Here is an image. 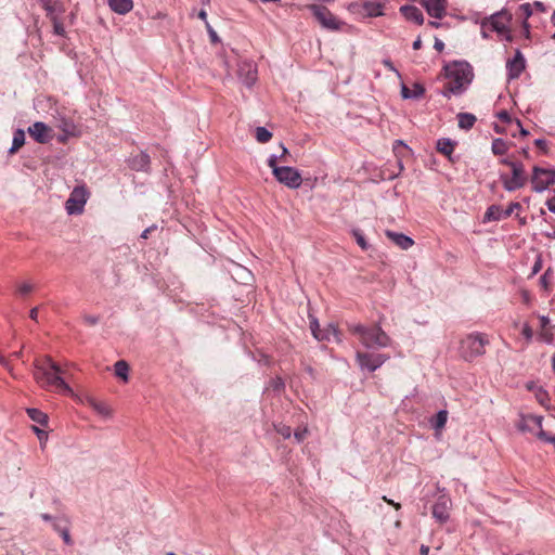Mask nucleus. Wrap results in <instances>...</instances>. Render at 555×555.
<instances>
[{"label":"nucleus","instance_id":"obj_1","mask_svg":"<svg viewBox=\"0 0 555 555\" xmlns=\"http://www.w3.org/2000/svg\"><path fill=\"white\" fill-rule=\"evenodd\" d=\"M34 378L47 390H55L63 395H73L72 388L65 383L63 371L50 357L36 359L34 362Z\"/></svg>","mask_w":555,"mask_h":555},{"label":"nucleus","instance_id":"obj_2","mask_svg":"<svg viewBox=\"0 0 555 555\" xmlns=\"http://www.w3.org/2000/svg\"><path fill=\"white\" fill-rule=\"evenodd\" d=\"M349 331L358 337L364 347L369 349L386 348L392 344L388 334L377 324L372 326L356 324L349 326Z\"/></svg>","mask_w":555,"mask_h":555},{"label":"nucleus","instance_id":"obj_3","mask_svg":"<svg viewBox=\"0 0 555 555\" xmlns=\"http://www.w3.org/2000/svg\"><path fill=\"white\" fill-rule=\"evenodd\" d=\"M448 82L446 88L456 94L460 93L465 85H468L472 80V70L467 64L455 63L452 66L447 67Z\"/></svg>","mask_w":555,"mask_h":555},{"label":"nucleus","instance_id":"obj_4","mask_svg":"<svg viewBox=\"0 0 555 555\" xmlns=\"http://www.w3.org/2000/svg\"><path fill=\"white\" fill-rule=\"evenodd\" d=\"M489 340L485 334L474 333L467 335L461 341V354L465 360H473L486 352V346Z\"/></svg>","mask_w":555,"mask_h":555},{"label":"nucleus","instance_id":"obj_5","mask_svg":"<svg viewBox=\"0 0 555 555\" xmlns=\"http://www.w3.org/2000/svg\"><path fill=\"white\" fill-rule=\"evenodd\" d=\"M490 25V30L495 31L498 35L502 36L503 39L511 42L513 40V36L511 35L509 24L512 21V14L502 10L492 14L489 17H486Z\"/></svg>","mask_w":555,"mask_h":555},{"label":"nucleus","instance_id":"obj_6","mask_svg":"<svg viewBox=\"0 0 555 555\" xmlns=\"http://www.w3.org/2000/svg\"><path fill=\"white\" fill-rule=\"evenodd\" d=\"M89 192L85 185L75 186L65 203V209L68 215H80L83 211L88 201Z\"/></svg>","mask_w":555,"mask_h":555},{"label":"nucleus","instance_id":"obj_7","mask_svg":"<svg viewBox=\"0 0 555 555\" xmlns=\"http://www.w3.org/2000/svg\"><path fill=\"white\" fill-rule=\"evenodd\" d=\"M307 8L312 12L313 16L324 28L330 30H338L344 25V23L338 21L326 7L309 4Z\"/></svg>","mask_w":555,"mask_h":555},{"label":"nucleus","instance_id":"obj_8","mask_svg":"<svg viewBox=\"0 0 555 555\" xmlns=\"http://www.w3.org/2000/svg\"><path fill=\"white\" fill-rule=\"evenodd\" d=\"M501 181L504 189L508 192L524 188L528 181L524 165L521 164L520 166H514L511 177L501 175Z\"/></svg>","mask_w":555,"mask_h":555},{"label":"nucleus","instance_id":"obj_9","mask_svg":"<svg viewBox=\"0 0 555 555\" xmlns=\"http://www.w3.org/2000/svg\"><path fill=\"white\" fill-rule=\"evenodd\" d=\"M532 189L535 192L545 190L550 184H555V169L533 168L531 177Z\"/></svg>","mask_w":555,"mask_h":555},{"label":"nucleus","instance_id":"obj_10","mask_svg":"<svg viewBox=\"0 0 555 555\" xmlns=\"http://www.w3.org/2000/svg\"><path fill=\"white\" fill-rule=\"evenodd\" d=\"M274 177L280 183L291 189H298L302 182L299 171L288 166H283L280 169H275Z\"/></svg>","mask_w":555,"mask_h":555},{"label":"nucleus","instance_id":"obj_11","mask_svg":"<svg viewBox=\"0 0 555 555\" xmlns=\"http://www.w3.org/2000/svg\"><path fill=\"white\" fill-rule=\"evenodd\" d=\"M388 359V356L382 353L357 352V360L360 366L372 372L382 366Z\"/></svg>","mask_w":555,"mask_h":555},{"label":"nucleus","instance_id":"obj_12","mask_svg":"<svg viewBox=\"0 0 555 555\" xmlns=\"http://www.w3.org/2000/svg\"><path fill=\"white\" fill-rule=\"evenodd\" d=\"M310 330L313 337L319 341L331 340V337H333L337 343L341 340L337 327L333 324H330L326 328L323 330L320 328L319 322L313 319L310 321Z\"/></svg>","mask_w":555,"mask_h":555},{"label":"nucleus","instance_id":"obj_13","mask_svg":"<svg viewBox=\"0 0 555 555\" xmlns=\"http://www.w3.org/2000/svg\"><path fill=\"white\" fill-rule=\"evenodd\" d=\"M451 506L452 502L448 496H439L431 509L433 517L440 524L447 522L450 518Z\"/></svg>","mask_w":555,"mask_h":555},{"label":"nucleus","instance_id":"obj_14","mask_svg":"<svg viewBox=\"0 0 555 555\" xmlns=\"http://www.w3.org/2000/svg\"><path fill=\"white\" fill-rule=\"evenodd\" d=\"M29 135L38 143L44 144L53 139V130L42 121H36L28 128Z\"/></svg>","mask_w":555,"mask_h":555},{"label":"nucleus","instance_id":"obj_15","mask_svg":"<svg viewBox=\"0 0 555 555\" xmlns=\"http://www.w3.org/2000/svg\"><path fill=\"white\" fill-rule=\"evenodd\" d=\"M520 208L521 206L517 202L511 203L506 209H502L500 206L492 205L487 209L485 219L489 221L505 219L508 218L514 212V210Z\"/></svg>","mask_w":555,"mask_h":555},{"label":"nucleus","instance_id":"obj_16","mask_svg":"<svg viewBox=\"0 0 555 555\" xmlns=\"http://www.w3.org/2000/svg\"><path fill=\"white\" fill-rule=\"evenodd\" d=\"M526 67V61L522 53L519 50H516L515 56L512 60H508L506 63V68L508 72L509 79H516L520 76Z\"/></svg>","mask_w":555,"mask_h":555},{"label":"nucleus","instance_id":"obj_17","mask_svg":"<svg viewBox=\"0 0 555 555\" xmlns=\"http://www.w3.org/2000/svg\"><path fill=\"white\" fill-rule=\"evenodd\" d=\"M542 416L538 415H522L517 427L522 431H538L542 427Z\"/></svg>","mask_w":555,"mask_h":555},{"label":"nucleus","instance_id":"obj_18","mask_svg":"<svg viewBox=\"0 0 555 555\" xmlns=\"http://www.w3.org/2000/svg\"><path fill=\"white\" fill-rule=\"evenodd\" d=\"M421 3L435 18H442L446 15V0H421Z\"/></svg>","mask_w":555,"mask_h":555},{"label":"nucleus","instance_id":"obj_19","mask_svg":"<svg viewBox=\"0 0 555 555\" xmlns=\"http://www.w3.org/2000/svg\"><path fill=\"white\" fill-rule=\"evenodd\" d=\"M385 234L392 243H395L398 247H400L403 250L409 249L414 244V241L410 236H406L402 233H397L387 230Z\"/></svg>","mask_w":555,"mask_h":555},{"label":"nucleus","instance_id":"obj_20","mask_svg":"<svg viewBox=\"0 0 555 555\" xmlns=\"http://www.w3.org/2000/svg\"><path fill=\"white\" fill-rule=\"evenodd\" d=\"M400 12L408 21L414 22L417 25H422L424 23L422 11L414 5H403L400 8Z\"/></svg>","mask_w":555,"mask_h":555},{"label":"nucleus","instance_id":"obj_21","mask_svg":"<svg viewBox=\"0 0 555 555\" xmlns=\"http://www.w3.org/2000/svg\"><path fill=\"white\" fill-rule=\"evenodd\" d=\"M238 74L247 87H251L257 80V70L251 64H243L238 69Z\"/></svg>","mask_w":555,"mask_h":555},{"label":"nucleus","instance_id":"obj_22","mask_svg":"<svg viewBox=\"0 0 555 555\" xmlns=\"http://www.w3.org/2000/svg\"><path fill=\"white\" fill-rule=\"evenodd\" d=\"M108 5L112 11H114L117 14H127L129 13L133 8V1L132 0H108Z\"/></svg>","mask_w":555,"mask_h":555},{"label":"nucleus","instance_id":"obj_23","mask_svg":"<svg viewBox=\"0 0 555 555\" xmlns=\"http://www.w3.org/2000/svg\"><path fill=\"white\" fill-rule=\"evenodd\" d=\"M540 321V336L543 340L550 343L553 338L551 321L547 317H539Z\"/></svg>","mask_w":555,"mask_h":555},{"label":"nucleus","instance_id":"obj_24","mask_svg":"<svg viewBox=\"0 0 555 555\" xmlns=\"http://www.w3.org/2000/svg\"><path fill=\"white\" fill-rule=\"evenodd\" d=\"M519 17L524 18V30L526 35H529V24L527 20L533 15V7L530 3L520 4L517 11Z\"/></svg>","mask_w":555,"mask_h":555},{"label":"nucleus","instance_id":"obj_25","mask_svg":"<svg viewBox=\"0 0 555 555\" xmlns=\"http://www.w3.org/2000/svg\"><path fill=\"white\" fill-rule=\"evenodd\" d=\"M509 147L511 143L498 138L492 141L491 151L496 156H503L508 152Z\"/></svg>","mask_w":555,"mask_h":555},{"label":"nucleus","instance_id":"obj_26","mask_svg":"<svg viewBox=\"0 0 555 555\" xmlns=\"http://www.w3.org/2000/svg\"><path fill=\"white\" fill-rule=\"evenodd\" d=\"M454 142L451 141L450 139H440L438 140L437 142V151L447 156L449 159H451V155L454 151Z\"/></svg>","mask_w":555,"mask_h":555},{"label":"nucleus","instance_id":"obj_27","mask_svg":"<svg viewBox=\"0 0 555 555\" xmlns=\"http://www.w3.org/2000/svg\"><path fill=\"white\" fill-rule=\"evenodd\" d=\"M457 120H459V127L461 129L468 130L474 126V124L476 122L477 119H476L475 115H473V114L460 113L457 115Z\"/></svg>","mask_w":555,"mask_h":555},{"label":"nucleus","instance_id":"obj_28","mask_svg":"<svg viewBox=\"0 0 555 555\" xmlns=\"http://www.w3.org/2000/svg\"><path fill=\"white\" fill-rule=\"evenodd\" d=\"M90 406L100 415L109 417L112 415V409L104 402L96 401L95 399L89 400Z\"/></svg>","mask_w":555,"mask_h":555},{"label":"nucleus","instance_id":"obj_29","mask_svg":"<svg viewBox=\"0 0 555 555\" xmlns=\"http://www.w3.org/2000/svg\"><path fill=\"white\" fill-rule=\"evenodd\" d=\"M114 371L117 377L121 378L124 382L128 380L129 365L126 361H117L114 365Z\"/></svg>","mask_w":555,"mask_h":555},{"label":"nucleus","instance_id":"obj_30","mask_svg":"<svg viewBox=\"0 0 555 555\" xmlns=\"http://www.w3.org/2000/svg\"><path fill=\"white\" fill-rule=\"evenodd\" d=\"M25 143V133L23 130H16L13 135L12 147L10 149V153L13 154L17 152Z\"/></svg>","mask_w":555,"mask_h":555},{"label":"nucleus","instance_id":"obj_31","mask_svg":"<svg viewBox=\"0 0 555 555\" xmlns=\"http://www.w3.org/2000/svg\"><path fill=\"white\" fill-rule=\"evenodd\" d=\"M28 416L40 425H47L48 416L38 409H27Z\"/></svg>","mask_w":555,"mask_h":555},{"label":"nucleus","instance_id":"obj_32","mask_svg":"<svg viewBox=\"0 0 555 555\" xmlns=\"http://www.w3.org/2000/svg\"><path fill=\"white\" fill-rule=\"evenodd\" d=\"M41 7L47 12V16H52L60 11L57 0H40Z\"/></svg>","mask_w":555,"mask_h":555},{"label":"nucleus","instance_id":"obj_33","mask_svg":"<svg viewBox=\"0 0 555 555\" xmlns=\"http://www.w3.org/2000/svg\"><path fill=\"white\" fill-rule=\"evenodd\" d=\"M423 93H424V88L418 85H416L414 87V90H410L406 86H403L401 89V94L404 99L417 98V96L422 95Z\"/></svg>","mask_w":555,"mask_h":555},{"label":"nucleus","instance_id":"obj_34","mask_svg":"<svg viewBox=\"0 0 555 555\" xmlns=\"http://www.w3.org/2000/svg\"><path fill=\"white\" fill-rule=\"evenodd\" d=\"M59 128L66 134L70 137H75L76 133V126L73 121L63 119L61 124L59 125Z\"/></svg>","mask_w":555,"mask_h":555},{"label":"nucleus","instance_id":"obj_35","mask_svg":"<svg viewBox=\"0 0 555 555\" xmlns=\"http://www.w3.org/2000/svg\"><path fill=\"white\" fill-rule=\"evenodd\" d=\"M255 137L259 143H267L271 140L272 133L264 127H257Z\"/></svg>","mask_w":555,"mask_h":555},{"label":"nucleus","instance_id":"obj_36","mask_svg":"<svg viewBox=\"0 0 555 555\" xmlns=\"http://www.w3.org/2000/svg\"><path fill=\"white\" fill-rule=\"evenodd\" d=\"M448 420V412L446 410L439 411L435 417L433 426L435 429H442Z\"/></svg>","mask_w":555,"mask_h":555},{"label":"nucleus","instance_id":"obj_37","mask_svg":"<svg viewBox=\"0 0 555 555\" xmlns=\"http://www.w3.org/2000/svg\"><path fill=\"white\" fill-rule=\"evenodd\" d=\"M365 11L370 16H379L383 14V7L380 3H367L365 4Z\"/></svg>","mask_w":555,"mask_h":555},{"label":"nucleus","instance_id":"obj_38","mask_svg":"<svg viewBox=\"0 0 555 555\" xmlns=\"http://www.w3.org/2000/svg\"><path fill=\"white\" fill-rule=\"evenodd\" d=\"M52 23H53V30H54V34L55 35H59V36H64L65 34V28H64V25L62 22H60L57 20V16H56V13L53 14L52 16H48Z\"/></svg>","mask_w":555,"mask_h":555},{"label":"nucleus","instance_id":"obj_39","mask_svg":"<svg viewBox=\"0 0 555 555\" xmlns=\"http://www.w3.org/2000/svg\"><path fill=\"white\" fill-rule=\"evenodd\" d=\"M33 289H34L33 284H30L28 282L20 283L16 286V293L21 296H26V295L30 294L33 292Z\"/></svg>","mask_w":555,"mask_h":555},{"label":"nucleus","instance_id":"obj_40","mask_svg":"<svg viewBox=\"0 0 555 555\" xmlns=\"http://www.w3.org/2000/svg\"><path fill=\"white\" fill-rule=\"evenodd\" d=\"M352 235L353 237L356 238L358 245L363 249V250H366L369 245L362 234V232L360 230H353L352 231Z\"/></svg>","mask_w":555,"mask_h":555},{"label":"nucleus","instance_id":"obj_41","mask_svg":"<svg viewBox=\"0 0 555 555\" xmlns=\"http://www.w3.org/2000/svg\"><path fill=\"white\" fill-rule=\"evenodd\" d=\"M275 430L278 434H280L283 438L288 439L292 436V428L284 424L275 425Z\"/></svg>","mask_w":555,"mask_h":555},{"label":"nucleus","instance_id":"obj_42","mask_svg":"<svg viewBox=\"0 0 555 555\" xmlns=\"http://www.w3.org/2000/svg\"><path fill=\"white\" fill-rule=\"evenodd\" d=\"M308 434H309V430L307 427L297 428L294 431V437L297 442H302L307 438Z\"/></svg>","mask_w":555,"mask_h":555},{"label":"nucleus","instance_id":"obj_43","mask_svg":"<svg viewBox=\"0 0 555 555\" xmlns=\"http://www.w3.org/2000/svg\"><path fill=\"white\" fill-rule=\"evenodd\" d=\"M206 30L209 35V38H210V41L212 43H218L220 41L217 33L215 31V29L211 27V25L209 24V22H206Z\"/></svg>","mask_w":555,"mask_h":555},{"label":"nucleus","instance_id":"obj_44","mask_svg":"<svg viewBox=\"0 0 555 555\" xmlns=\"http://www.w3.org/2000/svg\"><path fill=\"white\" fill-rule=\"evenodd\" d=\"M489 33H491L490 30V25L488 23V21L486 20V17L481 21V36L487 39L489 38Z\"/></svg>","mask_w":555,"mask_h":555},{"label":"nucleus","instance_id":"obj_45","mask_svg":"<svg viewBox=\"0 0 555 555\" xmlns=\"http://www.w3.org/2000/svg\"><path fill=\"white\" fill-rule=\"evenodd\" d=\"M138 162H139V166L137 168L144 169L149 165L150 158L146 154H141L138 156Z\"/></svg>","mask_w":555,"mask_h":555},{"label":"nucleus","instance_id":"obj_46","mask_svg":"<svg viewBox=\"0 0 555 555\" xmlns=\"http://www.w3.org/2000/svg\"><path fill=\"white\" fill-rule=\"evenodd\" d=\"M82 319H83V322L90 326H93L99 322V318L95 315H87L86 314L82 317Z\"/></svg>","mask_w":555,"mask_h":555},{"label":"nucleus","instance_id":"obj_47","mask_svg":"<svg viewBox=\"0 0 555 555\" xmlns=\"http://www.w3.org/2000/svg\"><path fill=\"white\" fill-rule=\"evenodd\" d=\"M537 398H538V401H539L542 405H546V401H550V398H548L547 392L542 391V390H540V391L537 393Z\"/></svg>","mask_w":555,"mask_h":555},{"label":"nucleus","instance_id":"obj_48","mask_svg":"<svg viewBox=\"0 0 555 555\" xmlns=\"http://www.w3.org/2000/svg\"><path fill=\"white\" fill-rule=\"evenodd\" d=\"M522 335L526 337V339L529 341L531 340L533 336V330L528 324H525L522 327Z\"/></svg>","mask_w":555,"mask_h":555},{"label":"nucleus","instance_id":"obj_49","mask_svg":"<svg viewBox=\"0 0 555 555\" xmlns=\"http://www.w3.org/2000/svg\"><path fill=\"white\" fill-rule=\"evenodd\" d=\"M500 163L503 164V165L508 166L512 170L514 169V166H520L521 165V163L515 162V160L511 159L509 157L501 159Z\"/></svg>","mask_w":555,"mask_h":555},{"label":"nucleus","instance_id":"obj_50","mask_svg":"<svg viewBox=\"0 0 555 555\" xmlns=\"http://www.w3.org/2000/svg\"><path fill=\"white\" fill-rule=\"evenodd\" d=\"M61 535H62V538H63L64 542H65L67 545H72V544H73V540H72V538H70V535H69V531H68V529L63 528V530L61 531Z\"/></svg>","mask_w":555,"mask_h":555},{"label":"nucleus","instance_id":"obj_51","mask_svg":"<svg viewBox=\"0 0 555 555\" xmlns=\"http://www.w3.org/2000/svg\"><path fill=\"white\" fill-rule=\"evenodd\" d=\"M276 162H278V157L274 156V155L270 156V158L268 159V165H269L270 168H272V172L273 173H274L275 169H280L281 168V167H279L276 165Z\"/></svg>","mask_w":555,"mask_h":555},{"label":"nucleus","instance_id":"obj_52","mask_svg":"<svg viewBox=\"0 0 555 555\" xmlns=\"http://www.w3.org/2000/svg\"><path fill=\"white\" fill-rule=\"evenodd\" d=\"M498 117L500 118V120H502L503 122H512V118L509 116V114L506 112V111H502L498 114Z\"/></svg>","mask_w":555,"mask_h":555},{"label":"nucleus","instance_id":"obj_53","mask_svg":"<svg viewBox=\"0 0 555 555\" xmlns=\"http://www.w3.org/2000/svg\"><path fill=\"white\" fill-rule=\"evenodd\" d=\"M538 437L541 439V440H544V441H547L550 442V438L553 437L552 435H548L547 433H545L542 427L538 430L537 433Z\"/></svg>","mask_w":555,"mask_h":555},{"label":"nucleus","instance_id":"obj_54","mask_svg":"<svg viewBox=\"0 0 555 555\" xmlns=\"http://www.w3.org/2000/svg\"><path fill=\"white\" fill-rule=\"evenodd\" d=\"M35 433L40 441L47 440L48 434L44 430L39 429L38 427H34Z\"/></svg>","mask_w":555,"mask_h":555},{"label":"nucleus","instance_id":"obj_55","mask_svg":"<svg viewBox=\"0 0 555 555\" xmlns=\"http://www.w3.org/2000/svg\"><path fill=\"white\" fill-rule=\"evenodd\" d=\"M281 149H282V155L280 156V160L283 163H287L288 162V159H287L288 150L283 144H281Z\"/></svg>","mask_w":555,"mask_h":555},{"label":"nucleus","instance_id":"obj_56","mask_svg":"<svg viewBox=\"0 0 555 555\" xmlns=\"http://www.w3.org/2000/svg\"><path fill=\"white\" fill-rule=\"evenodd\" d=\"M383 501H385L387 504L393 506L396 509H400L401 508V504L400 503H396L395 501L388 499L387 496H383Z\"/></svg>","mask_w":555,"mask_h":555},{"label":"nucleus","instance_id":"obj_57","mask_svg":"<svg viewBox=\"0 0 555 555\" xmlns=\"http://www.w3.org/2000/svg\"><path fill=\"white\" fill-rule=\"evenodd\" d=\"M0 364L2 366H4L7 370L11 371V366H10L9 360L5 357H3L1 353H0Z\"/></svg>","mask_w":555,"mask_h":555},{"label":"nucleus","instance_id":"obj_58","mask_svg":"<svg viewBox=\"0 0 555 555\" xmlns=\"http://www.w3.org/2000/svg\"><path fill=\"white\" fill-rule=\"evenodd\" d=\"M383 64L385 65L386 68H388L389 70H392V72H397L392 62L390 60H384L383 61Z\"/></svg>","mask_w":555,"mask_h":555},{"label":"nucleus","instance_id":"obj_59","mask_svg":"<svg viewBox=\"0 0 555 555\" xmlns=\"http://www.w3.org/2000/svg\"><path fill=\"white\" fill-rule=\"evenodd\" d=\"M533 7V11L537 10L539 12H543L544 11V4L542 2H534L533 4H531Z\"/></svg>","mask_w":555,"mask_h":555},{"label":"nucleus","instance_id":"obj_60","mask_svg":"<svg viewBox=\"0 0 555 555\" xmlns=\"http://www.w3.org/2000/svg\"><path fill=\"white\" fill-rule=\"evenodd\" d=\"M29 318L34 321H37V318H38V308L35 307L30 310L29 312Z\"/></svg>","mask_w":555,"mask_h":555},{"label":"nucleus","instance_id":"obj_61","mask_svg":"<svg viewBox=\"0 0 555 555\" xmlns=\"http://www.w3.org/2000/svg\"><path fill=\"white\" fill-rule=\"evenodd\" d=\"M198 17H199L202 21H204L205 23H206V22H208V21H207V12H206V10H204V9H203V10H201V11L198 12Z\"/></svg>","mask_w":555,"mask_h":555},{"label":"nucleus","instance_id":"obj_62","mask_svg":"<svg viewBox=\"0 0 555 555\" xmlns=\"http://www.w3.org/2000/svg\"><path fill=\"white\" fill-rule=\"evenodd\" d=\"M443 48H444V43H443L442 41H440V40H436V42H435V49H436L437 51H442V50H443Z\"/></svg>","mask_w":555,"mask_h":555},{"label":"nucleus","instance_id":"obj_63","mask_svg":"<svg viewBox=\"0 0 555 555\" xmlns=\"http://www.w3.org/2000/svg\"><path fill=\"white\" fill-rule=\"evenodd\" d=\"M515 124H516L517 129H519V132H520L521 135H527L528 134V132L521 127L519 120H516Z\"/></svg>","mask_w":555,"mask_h":555},{"label":"nucleus","instance_id":"obj_64","mask_svg":"<svg viewBox=\"0 0 555 555\" xmlns=\"http://www.w3.org/2000/svg\"><path fill=\"white\" fill-rule=\"evenodd\" d=\"M420 553H421V555H428V553H429V547H428V546H426V545H422V546H421V550H420Z\"/></svg>","mask_w":555,"mask_h":555}]
</instances>
